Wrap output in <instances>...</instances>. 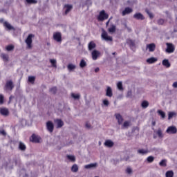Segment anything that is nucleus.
Listing matches in <instances>:
<instances>
[{"instance_id":"60","label":"nucleus","mask_w":177,"mask_h":177,"mask_svg":"<svg viewBox=\"0 0 177 177\" xmlns=\"http://www.w3.org/2000/svg\"><path fill=\"white\" fill-rule=\"evenodd\" d=\"M99 71H100V68H96L95 69V73H98Z\"/></svg>"},{"instance_id":"1","label":"nucleus","mask_w":177,"mask_h":177,"mask_svg":"<svg viewBox=\"0 0 177 177\" xmlns=\"http://www.w3.org/2000/svg\"><path fill=\"white\" fill-rule=\"evenodd\" d=\"M98 21H104V20H107L109 19V14L106 13L104 10H102L100 12L99 15L97 17Z\"/></svg>"},{"instance_id":"58","label":"nucleus","mask_w":177,"mask_h":177,"mask_svg":"<svg viewBox=\"0 0 177 177\" xmlns=\"http://www.w3.org/2000/svg\"><path fill=\"white\" fill-rule=\"evenodd\" d=\"M5 20L3 19V18L0 19V23H4Z\"/></svg>"},{"instance_id":"24","label":"nucleus","mask_w":177,"mask_h":177,"mask_svg":"<svg viewBox=\"0 0 177 177\" xmlns=\"http://www.w3.org/2000/svg\"><path fill=\"white\" fill-rule=\"evenodd\" d=\"M157 60V58L152 57L147 59V63H148V64H153V63H156Z\"/></svg>"},{"instance_id":"52","label":"nucleus","mask_w":177,"mask_h":177,"mask_svg":"<svg viewBox=\"0 0 177 177\" xmlns=\"http://www.w3.org/2000/svg\"><path fill=\"white\" fill-rule=\"evenodd\" d=\"M4 97L3 95L0 94V104H2L3 103Z\"/></svg>"},{"instance_id":"6","label":"nucleus","mask_w":177,"mask_h":177,"mask_svg":"<svg viewBox=\"0 0 177 177\" xmlns=\"http://www.w3.org/2000/svg\"><path fill=\"white\" fill-rule=\"evenodd\" d=\"M53 39L56 42H62V33L59 32L53 33Z\"/></svg>"},{"instance_id":"39","label":"nucleus","mask_w":177,"mask_h":177,"mask_svg":"<svg viewBox=\"0 0 177 177\" xmlns=\"http://www.w3.org/2000/svg\"><path fill=\"white\" fill-rule=\"evenodd\" d=\"M71 96L73 99H75V100H77L80 99V97H81V95H80V94H75L74 93H71Z\"/></svg>"},{"instance_id":"42","label":"nucleus","mask_w":177,"mask_h":177,"mask_svg":"<svg viewBox=\"0 0 177 177\" xmlns=\"http://www.w3.org/2000/svg\"><path fill=\"white\" fill-rule=\"evenodd\" d=\"M166 177H174V171H168L165 174Z\"/></svg>"},{"instance_id":"48","label":"nucleus","mask_w":177,"mask_h":177,"mask_svg":"<svg viewBox=\"0 0 177 177\" xmlns=\"http://www.w3.org/2000/svg\"><path fill=\"white\" fill-rule=\"evenodd\" d=\"M164 23H165V20L164 19H160L158 20V24L159 26H162V24H164Z\"/></svg>"},{"instance_id":"12","label":"nucleus","mask_w":177,"mask_h":177,"mask_svg":"<svg viewBox=\"0 0 177 177\" xmlns=\"http://www.w3.org/2000/svg\"><path fill=\"white\" fill-rule=\"evenodd\" d=\"M166 132L167 133H176L177 132V129L176 127L175 126H170L167 128Z\"/></svg>"},{"instance_id":"22","label":"nucleus","mask_w":177,"mask_h":177,"mask_svg":"<svg viewBox=\"0 0 177 177\" xmlns=\"http://www.w3.org/2000/svg\"><path fill=\"white\" fill-rule=\"evenodd\" d=\"M3 27H6V28L9 30H15V27L12 26V25H10L8 21L3 22Z\"/></svg>"},{"instance_id":"44","label":"nucleus","mask_w":177,"mask_h":177,"mask_svg":"<svg viewBox=\"0 0 177 177\" xmlns=\"http://www.w3.org/2000/svg\"><path fill=\"white\" fill-rule=\"evenodd\" d=\"M68 69L69 70V71L75 69V65H73L72 64H68Z\"/></svg>"},{"instance_id":"53","label":"nucleus","mask_w":177,"mask_h":177,"mask_svg":"<svg viewBox=\"0 0 177 177\" xmlns=\"http://www.w3.org/2000/svg\"><path fill=\"white\" fill-rule=\"evenodd\" d=\"M85 127L86 128H88V129H91V123L89 122H86Z\"/></svg>"},{"instance_id":"2","label":"nucleus","mask_w":177,"mask_h":177,"mask_svg":"<svg viewBox=\"0 0 177 177\" xmlns=\"http://www.w3.org/2000/svg\"><path fill=\"white\" fill-rule=\"evenodd\" d=\"M34 35L30 34L25 40L28 49H31V48H32V38H34Z\"/></svg>"},{"instance_id":"50","label":"nucleus","mask_w":177,"mask_h":177,"mask_svg":"<svg viewBox=\"0 0 177 177\" xmlns=\"http://www.w3.org/2000/svg\"><path fill=\"white\" fill-rule=\"evenodd\" d=\"M145 12L149 16L150 19H153L154 15H153V13L150 12V11H149V10H146Z\"/></svg>"},{"instance_id":"14","label":"nucleus","mask_w":177,"mask_h":177,"mask_svg":"<svg viewBox=\"0 0 177 177\" xmlns=\"http://www.w3.org/2000/svg\"><path fill=\"white\" fill-rule=\"evenodd\" d=\"M64 8L66 9L65 15H68V13H70V12H71L73 10V6L70 4H66Z\"/></svg>"},{"instance_id":"10","label":"nucleus","mask_w":177,"mask_h":177,"mask_svg":"<svg viewBox=\"0 0 177 177\" xmlns=\"http://www.w3.org/2000/svg\"><path fill=\"white\" fill-rule=\"evenodd\" d=\"M115 117L116 120H118V124L119 125H122V122H124V118H122L121 114L115 113Z\"/></svg>"},{"instance_id":"16","label":"nucleus","mask_w":177,"mask_h":177,"mask_svg":"<svg viewBox=\"0 0 177 177\" xmlns=\"http://www.w3.org/2000/svg\"><path fill=\"white\" fill-rule=\"evenodd\" d=\"M133 12V10L129 7H127L124 10L122 11V16H125V15H129V13H132Z\"/></svg>"},{"instance_id":"8","label":"nucleus","mask_w":177,"mask_h":177,"mask_svg":"<svg viewBox=\"0 0 177 177\" xmlns=\"http://www.w3.org/2000/svg\"><path fill=\"white\" fill-rule=\"evenodd\" d=\"M46 128H47L48 132L52 133V132H53V129L55 128V126L53 125V122H52L51 121L47 122H46Z\"/></svg>"},{"instance_id":"3","label":"nucleus","mask_w":177,"mask_h":177,"mask_svg":"<svg viewBox=\"0 0 177 177\" xmlns=\"http://www.w3.org/2000/svg\"><path fill=\"white\" fill-rule=\"evenodd\" d=\"M15 88V84H13V81L12 80H8L6 82L4 88L6 91H13V88Z\"/></svg>"},{"instance_id":"15","label":"nucleus","mask_w":177,"mask_h":177,"mask_svg":"<svg viewBox=\"0 0 177 177\" xmlns=\"http://www.w3.org/2000/svg\"><path fill=\"white\" fill-rule=\"evenodd\" d=\"M127 44L129 45L131 49H133V48L136 46L135 40H132L131 39H128L127 40Z\"/></svg>"},{"instance_id":"30","label":"nucleus","mask_w":177,"mask_h":177,"mask_svg":"<svg viewBox=\"0 0 177 177\" xmlns=\"http://www.w3.org/2000/svg\"><path fill=\"white\" fill-rule=\"evenodd\" d=\"M12 162H14V164H15V165H17V164H19V162H20V160L17 159V158H15L13 159V162H12V160H9V163L7 164V167H10V165H9V164H12Z\"/></svg>"},{"instance_id":"40","label":"nucleus","mask_w":177,"mask_h":177,"mask_svg":"<svg viewBox=\"0 0 177 177\" xmlns=\"http://www.w3.org/2000/svg\"><path fill=\"white\" fill-rule=\"evenodd\" d=\"M6 50H8V52H10V50H13V49H15V46L13 45H8L6 47Z\"/></svg>"},{"instance_id":"47","label":"nucleus","mask_w":177,"mask_h":177,"mask_svg":"<svg viewBox=\"0 0 177 177\" xmlns=\"http://www.w3.org/2000/svg\"><path fill=\"white\" fill-rule=\"evenodd\" d=\"M50 92L51 93H53V95H55L56 93V92H57V88L53 87V88H50Z\"/></svg>"},{"instance_id":"29","label":"nucleus","mask_w":177,"mask_h":177,"mask_svg":"<svg viewBox=\"0 0 177 177\" xmlns=\"http://www.w3.org/2000/svg\"><path fill=\"white\" fill-rule=\"evenodd\" d=\"M131 126V122L130 121H125L124 122L123 124L122 125V128L123 129H127L128 127Z\"/></svg>"},{"instance_id":"11","label":"nucleus","mask_w":177,"mask_h":177,"mask_svg":"<svg viewBox=\"0 0 177 177\" xmlns=\"http://www.w3.org/2000/svg\"><path fill=\"white\" fill-rule=\"evenodd\" d=\"M0 114H1V115H4L5 117H8V115H9V109H8V108H0Z\"/></svg>"},{"instance_id":"49","label":"nucleus","mask_w":177,"mask_h":177,"mask_svg":"<svg viewBox=\"0 0 177 177\" xmlns=\"http://www.w3.org/2000/svg\"><path fill=\"white\" fill-rule=\"evenodd\" d=\"M26 2H27V3H29V4L38 3L37 0H26Z\"/></svg>"},{"instance_id":"26","label":"nucleus","mask_w":177,"mask_h":177,"mask_svg":"<svg viewBox=\"0 0 177 177\" xmlns=\"http://www.w3.org/2000/svg\"><path fill=\"white\" fill-rule=\"evenodd\" d=\"M1 57L3 62H9V55L8 54L1 53Z\"/></svg>"},{"instance_id":"46","label":"nucleus","mask_w":177,"mask_h":177,"mask_svg":"<svg viewBox=\"0 0 177 177\" xmlns=\"http://www.w3.org/2000/svg\"><path fill=\"white\" fill-rule=\"evenodd\" d=\"M174 115H176V113L174 112H169L168 115V120H171V118H173Z\"/></svg>"},{"instance_id":"56","label":"nucleus","mask_w":177,"mask_h":177,"mask_svg":"<svg viewBox=\"0 0 177 177\" xmlns=\"http://www.w3.org/2000/svg\"><path fill=\"white\" fill-rule=\"evenodd\" d=\"M156 135L158 136V138H162V136H164L163 133H158Z\"/></svg>"},{"instance_id":"5","label":"nucleus","mask_w":177,"mask_h":177,"mask_svg":"<svg viewBox=\"0 0 177 177\" xmlns=\"http://www.w3.org/2000/svg\"><path fill=\"white\" fill-rule=\"evenodd\" d=\"M166 45L167 46L166 49L167 53H174V52H175V46L174 44L171 43H167Z\"/></svg>"},{"instance_id":"21","label":"nucleus","mask_w":177,"mask_h":177,"mask_svg":"<svg viewBox=\"0 0 177 177\" xmlns=\"http://www.w3.org/2000/svg\"><path fill=\"white\" fill-rule=\"evenodd\" d=\"M97 167V163H91L88 165H86L84 168L86 169H91V168H96Z\"/></svg>"},{"instance_id":"38","label":"nucleus","mask_w":177,"mask_h":177,"mask_svg":"<svg viewBox=\"0 0 177 177\" xmlns=\"http://www.w3.org/2000/svg\"><path fill=\"white\" fill-rule=\"evenodd\" d=\"M160 167H167V160L163 159L159 162Z\"/></svg>"},{"instance_id":"17","label":"nucleus","mask_w":177,"mask_h":177,"mask_svg":"<svg viewBox=\"0 0 177 177\" xmlns=\"http://www.w3.org/2000/svg\"><path fill=\"white\" fill-rule=\"evenodd\" d=\"M55 122L57 124V128H62L64 125V122L61 119H56Z\"/></svg>"},{"instance_id":"7","label":"nucleus","mask_w":177,"mask_h":177,"mask_svg":"<svg viewBox=\"0 0 177 177\" xmlns=\"http://www.w3.org/2000/svg\"><path fill=\"white\" fill-rule=\"evenodd\" d=\"M41 141V137L39 136H37L36 134H32L30 138V142L32 143H39Z\"/></svg>"},{"instance_id":"61","label":"nucleus","mask_w":177,"mask_h":177,"mask_svg":"<svg viewBox=\"0 0 177 177\" xmlns=\"http://www.w3.org/2000/svg\"><path fill=\"white\" fill-rule=\"evenodd\" d=\"M156 125V121L152 122V127H154Z\"/></svg>"},{"instance_id":"31","label":"nucleus","mask_w":177,"mask_h":177,"mask_svg":"<svg viewBox=\"0 0 177 177\" xmlns=\"http://www.w3.org/2000/svg\"><path fill=\"white\" fill-rule=\"evenodd\" d=\"M96 48V44L93 41H90L88 44V50H92V49H95Z\"/></svg>"},{"instance_id":"43","label":"nucleus","mask_w":177,"mask_h":177,"mask_svg":"<svg viewBox=\"0 0 177 177\" xmlns=\"http://www.w3.org/2000/svg\"><path fill=\"white\" fill-rule=\"evenodd\" d=\"M117 86H118V89H119V91H124V87H122V82H119L117 84Z\"/></svg>"},{"instance_id":"37","label":"nucleus","mask_w":177,"mask_h":177,"mask_svg":"<svg viewBox=\"0 0 177 177\" xmlns=\"http://www.w3.org/2000/svg\"><path fill=\"white\" fill-rule=\"evenodd\" d=\"M80 67H81V68H84V67H86V62H85L84 59H81L80 63Z\"/></svg>"},{"instance_id":"20","label":"nucleus","mask_w":177,"mask_h":177,"mask_svg":"<svg viewBox=\"0 0 177 177\" xmlns=\"http://www.w3.org/2000/svg\"><path fill=\"white\" fill-rule=\"evenodd\" d=\"M162 64L167 68H169V67H171V63H169V61L167 59L162 60Z\"/></svg>"},{"instance_id":"62","label":"nucleus","mask_w":177,"mask_h":177,"mask_svg":"<svg viewBox=\"0 0 177 177\" xmlns=\"http://www.w3.org/2000/svg\"><path fill=\"white\" fill-rule=\"evenodd\" d=\"M0 133H6L5 130L0 131Z\"/></svg>"},{"instance_id":"28","label":"nucleus","mask_w":177,"mask_h":177,"mask_svg":"<svg viewBox=\"0 0 177 177\" xmlns=\"http://www.w3.org/2000/svg\"><path fill=\"white\" fill-rule=\"evenodd\" d=\"M19 150H21V151H26V149H27V147H26V145H24V143H23L22 142H19Z\"/></svg>"},{"instance_id":"4","label":"nucleus","mask_w":177,"mask_h":177,"mask_svg":"<svg viewBox=\"0 0 177 177\" xmlns=\"http://www.w3.org/2000/svg\"><path fill=\"white\" fill-rule=\"evenodd\" d=\"M101 38L104 41H113V37L111 36H109V35L107 34V32H106L104 29H102Z\"/></svg>"},{"instance_id":"19","label":"nucleus","mask_w":177,"mask_h":177,"mask_svg":"<svg viewBox=\"0 0 177 177\" xmlns=\"http://www.w3.org/2000/svg\"><path fill=\"white\" fill-rule=\"evenodd\" d=\"M117 30V28L115 25L111 24L110 28H108V32H110L111 34H113V32H115Z\"/></svg>"},{"instance_id":"51","label":"nucleus","mask_w":177,"mask_h":177,"mask_svg":"<svg viewBox=\"0 0 177 177\" xmlns=\"http://www.w3.org/2000/svg\"><path fill=\"white\" fill-rule=\"evenodd\" d=\"M103 104L104 106H106L107 107L110 104V102H109V100H104Z\"/></svg>"},{"instance_id":"33","label":"nucleus","mask_w":177,"mask_h":177,"mask_svg":"<svg viewBox=\"0 0 177 177\" xmlns=\"http://www.w3.org/2000/svg\"><path fill=\"white\" fill-rule=\"evenodd\" d=\"M68 160H70L71 162H75V156L74 155H66Z\"/></svg>"},{"instance_id":"18","label":"nucleus","mask_w":177,"mask_h":177,"mask_svg":"<svg viewBox=\"0 0 177 177\" xmlns=\"http://www.w3.org/2000/svg\"><path fill=\"white\" fill-rule=\"evenodd\" d=\"M106 96H108V97H111V96H113V90L111 89V87H107L106 91Z\"/></svg>"},{"instance_id":"64","label":"nucleus","mask_w":177,"mask_h":177,"mask_svg":"<svg viewBox=\"0 0 177 177\" xmlns=\"http://www.w3.org/2000/svg\"><path fill=\"white\" fill-rule=\"evenodd\" d=\"M113 55H115V52L113 53Z\"/></svg>"},{"instance_id":"55","label":"nucleus","mask_w":177,"mask_h":177,"mask_svg":"<svg viewBox=\"0 0 177 177\" xmlns=\"http://www.w3.org/2000/svg\"><path fill=\"white\" fill-rule=\"evenodd\" d=\"M110 20H111V18H110L106 23V27H109V24H110Z\"/></svg>"},{"instance_id":"9","label":"nucleus","mask_w":177,"mask_h":177,"mask_svg":"<svg viewBox=\"0 0 177 177\" xmlns=\"http://www.w3.org/2000/svg\"><path fill=\"white\" fill-rule=\"evenodd\" d=\"M91 56L93 60H97L99 56H100V52L97 51V50H93L91 53Z\"/></svg>"},{"instance_id":"34","label":"nucleus","mask_w":177,"mask_h":177,"mask_svg":"<svg viewBox=\"0 0 177 177\" xmlns=\"http://www.w3.org/2000/svg\"><path fill=\"white\" fill-rule=\"evenodd\" d=\"M141 106L142 107V109H147V107H149V102L146 100L142 101V102L141 103Z\"/></svg>"},{"instance_id":"59","label":"nucleus","mask_w":177,"mask_h":177,"mask_svg":"<svg viewBox=\"0 0 177 177\" xmlns=\"http://www.w3.org/2000/svg\"><path fill=\"white\" fill-rule=\"evenodd\" d=\"M127 95L128 96H131L132 95V91H128Z\"/></svg>"},{"instance_id":"63","label":"nucleus","mask_w":177,"mask_h":177,"mask_svg":"<svg viewBox=\"0 0 177 177\" xmlns=\"http://www.w3.org/2000/svg\"><path fill=\"white\" fill-rule=\"evenodd\" d=\"M157 133H161V131H158Z\"/></svg>"},{"instance_id":"41","label":"nucleus","mask_w":177,"mask_h":177,"mask_svg":"<svg viewBox=\"0 0 177 177\" xmlns=\"http://www.w3.org/2000/svg\"><path fill=\"white\" fill-rule=\"evenodd\" d=\"M28 82H30V84H34V82H35V77L29 76L28 77Z\"/></svg>"},{"instance_id":"32","label":"nucleus","mask_w":177,"mask_h":177,"mask_svg":"<svg viewBox=\"0 0 177 177\" xmlns=\"http://www.w3.org/2000/svg\"><path fill=\"white\" fill-rule=\"evenodd\" d=\"M50 63H51L52 67H54V68H57V62H56V59H50Z\"/></svg>"},{"instance_id":"13","label":"nucleus","mask_w":177,"mask_h":177,"mask_svg":"<svg viewBox=\"0 0 177 177\" xmlns=\"http://www.w3.org/2000/svg\"><path fill=\"white\" fill-rule=\"evenodd\" d=\"M133 19H136V20H145V16L140 12H137L133 15Z\"/></svg>"},{"instance_id":"54","label":"nucleus","mask_w":177,"mask_h":177,"mask_svg":"<svg viewBox=\"0 0 177 177\" xmlns=\"http://www.w3.org/2000/svg\"><path fill=\"white\" fill-rule=\"evenodd\" d=\"M126 172L129 174H131V173L132 172V169L128 167L127 169H126Z\"/></svg>"},{"instance_id":"45","label":"nucleus","mask_w":177,"mask_h":177,"mask_svg":"<svg viewBox=\"0 0 177 177\" xmlns=\"http://www.w3.org/2000/svg\"><path fill=\"white\" fill-rule=\"evenodd\" d=\"M158 113L159 115H160V117L162 118H165V113L161 110L158 111Z\"/></svg>"},{"instance_id":"27","label":"nucleus","mask_w":177,"mask_h":177,"mask_svg":"<svg viewBox=\"0 0 177 177\" xmlns=\"http://www.w3.org/2000/svg\"><path fill=\"white\" fill-rule=\"evenodd\" d=\"M138 154H141L142 156H145V154H147L149 153V149H138Z\"/></svg>"},{"instance_id":"57","label":"nucleus","mask_w":177,"mask_h":177,"mask_svg":"<svg viewBox=\"0 0 177 177\" xmlns=\"http://www.w3.org/2000/svg\"><path fill=\"white\" fill-rule=\"evenodd\" d=\"M173 88H177V82H175L173 84Z\"/></svg>"},{"instance_id":"35","label":"nucleus","mask_w":177,"mask_h":177,"mask_svg":"<svg viewBox=\"0 0 177 177\" xmlns=\"http://www.w3.org/2000/svg\"><path fill=\"white\" fill-rule=\"evenodd\" d=\"M146 161H147V162H149V164H151V162L154 161V156H148L146 159Z\"/></svg>"},{"instance_id":"23","label":"nucleus","mask_w":177,"mask_h":177,"mask_svg":"<svg viewBox=\"0 0 177 177\" xmlns=\"http://www.w3.org/2000/svg\"><path fill=\"white\" fill-rule=\"evenodd\" d=\"M104 146L106 147H113L114 146V142L111 140H106L104 142Z\"/></svg>"},{"instance_id":"25","label":"nucleus","mask_w":177,"mask_h":177,"mask_svg":"<svg viewBox=\"0 0 177 177\" xmlns=\"http://www.w3.org/2000/svg\"><path fill=\"white\" fill-rule=\"evenodd\" d=\"M147 48H148L149 52H154L156 50V44H150L147 46Z\"/></svg>"},{"instance_id":"36","label":"nucleus","mask_w":177,"mask_h":177,"mask_svg":"<svg viewBox=\"0 0 177 177\" xmlns=\"http://www.w3.org/2000/svg\"><path fill=\"white\" fill-rule=\"evenodd\" d=\"M72 172H78V165L77 164H74L71 167Z\"/></svg>"}]
</instances>
